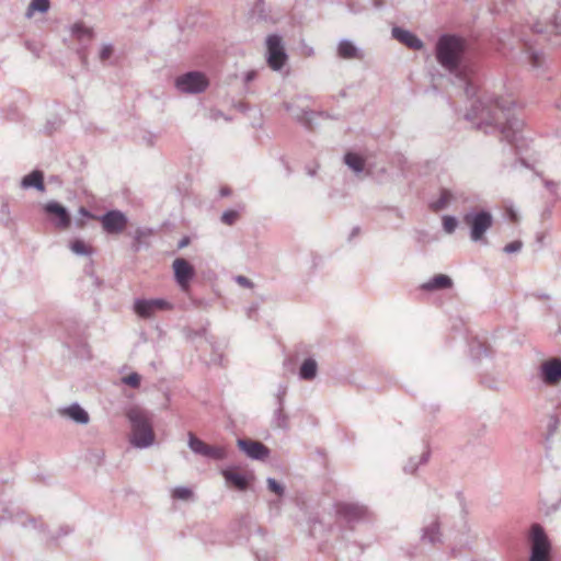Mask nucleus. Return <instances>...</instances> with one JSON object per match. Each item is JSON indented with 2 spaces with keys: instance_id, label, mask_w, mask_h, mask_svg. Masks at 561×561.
<instances>
[{
  "instance_id": "20e7f679",
  "label": "nucleus",
  "mask_w": 561,
  "mask_h": 561,
  "mask_svg": "<svg viewBox=\"0 0 561 561\" xmlns=\"http://www.w3.org/2000/svg\"><path fill=\"white\" fill-rule=\"evenodd\" d=\"M15 520L21 524L22 527L34 530L47 545H58L62 538L73 533V527L68 524L60 525L55 533H51L41 518L21 516L16 517Z\"/></svg>"
},
{
  "instance_id": "cd10ccee",
  "label": "nucleus",
  "mask_w": 561,
  "mask_h": 561,
  "mask_svg": "<svg viewBox=\"0 0 561 561\" xmlns=\"http://www.w3.org/2000/svg\"><path fill=\"white\" fill-rule=\"evenodd\" d=\"M344 163L355 173L359 174L364 170L365 161L364 159L355 153V152H347L344 156Z\"/></svg>"
},
{
  "instance_id": "ea45409f",
  "label": "nucleus",
  "mask_w": 561,
  "mask_h": 561,
  "mask_svg": "<svg viewBox=\"0 0 561 561\" xmlns=\"http://www.w3.org/2000/svg\"><path fill=\"white\" fill-rule=\"evenodd\" d=\"M173 499L187 501L193 496V492L186 486H176L172 491Z\"/></svg>"
},
{
  "instance_id": "49530a36",
  "label": "nucleus",
  "mask_w": 561,
  "mask_h": 561,
  "mask_svg": "<svg viewBox=\"0 0 561 561\" xmlns=\"http://www.w3.org/2000/svg\"><path fill=\"white\" fill-rule=\"evenodd\" d=\"M523 248V242L519 241V240H515L508 244H506L504 248H503V251L506 253V254H513V253H517L522 250Z\"/></svg>"
},
{
  "instance_id": "7ed1b4c3",
  "label": "nucleus",
  "mask_w": 561,
  "mask_h": 561,
  "mask_svg": "<svg viewBox=\"0 0 561 561\" xmlns=\"http://www.w3.org/2000/svg\"><path fill=\"white\" fill-rule=\"evenodd\" d=\"M127 419L131 427L130 444L140 449L150 447L154 442V433L147 413L139 409H130Z\"/></svg>"
},
{
  "instance_id": "423d86ee",
  "label": "nucleus",
  "mask_w": 561,
  "mask_h": 561,
  "mask_svg": "<svg viewBox=\"0 0 561 561\" xmlns=\"http://www.w3.org/2000/svg\"><path fill=\"white\" fill-rule=\"evenodd\" d=\"M528 539L530 541L529 561H549L551 543L543 527L533 524Z\"/></svg>"
},
{
  "instance_id": "a211bd4d",
  "label": "nucleus",
  "mask_w": 561,
  "mask_h": 561,
  "mask_svg": "<svg viewBox=\"0 0 561 561\" xmlns=\"http://www.w3.org/2000/svg\"><path fill=\"white\" fill-rule=\"evenodd\" d=\"M237 445L241 451L253 460H264L271 453L263 443L253 439L239 438Z\"/></svg>"
},
{
  "instance_id": "a19ab883",
  "label": "nucleus",
  "mask_w": 561,
  "mask_h": 561,
  "mask_svg": "<svg viewBox=\"0 0 561 561\" xmlns=\"http://www.w3.org/2000/svg\"><path fill=\"white\" fill-rule=\"evenodd\" d=\"M266 483L268 490L275 493L278 497H282L285 494V486L274 478H267Z\"/></svg>"
},
{
  "instance_id": "7c9ffc66",
  "label": "nucleus",
  "mask_w": 561,
  "mask_h": 561,
  "mask_svg": "<svg viewBox=\"0 0 561 561\" xmlns=\"http://www.w3.org/2000/svg\"><path fill=\"white\" fill-rule=\"evenodd\" d=\"M430 451H424L420 457H411L405 463L403 470L408 473H414L420 465L427 462Z\"/></svg>"
},
{
  "instance_id": "ddd939ff",
  "label": "nucleus",
  "mask_w": 561,
  "mask_h": 561,
  "mask_svg": "<svg viewBox=\"0 0 561 561\" xmlns=\"http://www.w3.org/2000/svg\"><path fill=\"white\" fill-rule=\"evenodd\" d=\"M247 531L248 540L250 542L251 549L254 551L257 561H271L267 551L261 549L259 545L264 540V533L262 527L256 524L251 523L250 520L242 522L241 531Z\"/></svg>"
},
{
  "instance_id": "b1692460",
  "label": "nucleus",
  "mask_w": 561,
  "mask_h": 561,
  "mask_svg": "<svg viewBox=\"0 0 561 561\" xmlns=\"http://www.w3.org/2000/svg\"><path fill=\"white\" fill-rule=\"evenodd\" d=\"M60 414L82 425L89 423L90 420L88 412L78 403H72L64 408L60 410Z\"/></svg>"
},
{
  "instance_id": "9d476101",
  "label": "nucleus",
  "mask_w": 561,
  "mask_h": 561,
  "mask_svg": "<svg viewBox=\"0 0 561 561\" xmlns=\"http://www.w3.org/2000/svg\"><path fill=\"white\" fill-rule=\"evenodd\" d=\"M336 515L341 522L354 524L358 522L370 520L373 513L369 508L359 503H340L336 505Z\"/></svg>"
},
{
  "instance_id": "4d7b16f0",
  "label": "nucleus",
  "mask_w": 561,
  "mask_h": 561,
  "mask_svg": "<svg viewBox=\"0 0 561 561\" xmlns=\"http://www.w3.org/2000/svg\"><path fill=\"white\" fill-rule=\"evenodd\" d=\"M458 500H459V505H460V508H461V513L465 514L466 511H465L463 499L460 495H458Z\"/></svg>"
},
{
  "instance_id": "c9c22d12",
  "label": "nucleus",
  "mask_w": 561,
  "mask_h": 561,
  "mask_svg": "<svg viewBox=\"0 0 561 561\" xmlns=\"http://www.w3.org/2000/svg\"><path fill=\"white\" fill-rule=\"evenodd\" d=\"M203 456L215 460H222L227 457V451L224 447L207 445Z\"/></svg>"
},
{
  "instance_id": "dca6fc26",
  "label": "nucleus",
  "mask_w": 561,
  "mask_h": 561,
  "mask_svg": "<svg viewBox=\"0 0 561 561\" xmlns=\"http://www.w3.org/2000/svg\"><path fill=\"white\" fill-rule=\"evenodd\" d=\"M468 202V197L465 192L456 190L442 188L437 199L430 203V208L437 213L448 208L454 204H465Z\"/></svg>"
},
{
  "instance_id": "f03ea898",
  "label": "nucleus",
  "mask_w": 561,
  "mask_h": 561,
  "mask_svg": "<svg viewBox=\"0 0 561 561\" xmlns=\"http://www.w3.org/2000/svg\"><path fill=\"white\" fill-rule=\"evenodd\" d=\"M512 105V101L503 98L479 99L473 102L465 117L470 122L478 121V128H482L483 126L500 127L501 133L508 139L510 135L506 127L502 124V118H505L508 124H512L508 117Z\"/></svg>"
},
{
  "instance_id": "5701e85b",
  "label": "nucleus",
  "mask_w": 561,
  "mask_h": 561,
  "mask_svg": "<svg viewBox=\"0 0 561 561\" xmlns=\"http://www.w3.org/2000/svg\"><path fill=\"white\" fill-rule=\"evenodd\" d=\"M453 286V279L445 274H437L430 278L427 282L421 285V289L424 291H435L440 289H447Z\"/></svg>"
},
{
  "instance_id": "bf43d9fd",
  "label": "nucleus",
  "mask_w": 561,
  "mask_h": 561,
  "mask_svg": "<svg viewBox=\"0 0 561 561\" xmlns=\"http://www.w3.org/2000/svg\"><path fill=\"white\" fill-rule=\"evenodd\" d=\"M282 161H283V163H284V164L286 165V169H287V174H290V170H289V167L287 165V163H286V162H285L284 160H282Z\"/></svg>"
},
{
  "instance_id": "c85d7f7f",
  "label": "nucleus",
  "mask_w": 561,
  "mask_h": 561,
  "mask_svg": "<svg viewBox=\"0 0 561 561\" xmlns=\"http://www.w3.org/2000/svg\"><path fill=\"white\" fill-rule=\"evenodd\" d=\"M470 355L473 359H482L491 355V348L484 342L474 340L470 343Z\"/></svg>"
},
{
  "instance_id": "4468645a",
  "label": "nucleus",
  "mask_w": 561,
  "mask_h": 561,
  "mask_svg": "<svg viewBox=\"0 0 561 561\" xmlns=\"http://www.w3.org/2000/svg\"><path fill=\"white\" fill-rule=\"evenodd\" d=\"M98 220L101 222L103 230L107 234H119L128 225L127 216L118 209H111L106 211L102 216L98 217Z\"/></svg>"
},
{
  "instance_id": "412c9836",
  "label": "nucleus",
  "mask_w": 561,
  "mask_h": 561,
  "mask_svg": "<svg viewBox=\"0 0 561 561\" xmlns=\"http://www.w3.org/2000/svg\"><path fill=\"white\" fill-rule=\"evenodd\" d=\"M421 540L435 545L442 541L440 523L437 517L431 518L422 528Z\"/></svg>"
},
{
  "instance_id": "4be33fe9",
  "label": "nucleus",
  "mask_w": 561,
  "mask_h": 561,
  "mask_svg": "<svg viewBox=\"0 0 561 561\" xmlns=\"http://www.w3.org/2000/svg\"><path fill=\"white\" fill-rule=\"evenodd\" d=\"M20 186L23 190L34 188L38 192H44V172L41 170H33L31 173L22 178Z\"/></svg>"
},
{
  "instance_id": "aec40b11",
  "label": "nucleus",
  "mask_w": 561,
  "mask_h": 561,
  "mask_svg": "<svg viewBox=\"0 0 561 561\" xmlns=\"http://www.w3.org/2000/svg\"><path fill=\"white\" fill-rule=\"evenodd\" d=\"M284 107L287 112L291 114V116L302 124L305 127L311 129L312 128V121L314 116L322 115V113H316L313 111H307L304 108H300L299 106L295 105L294 103H284Z\"/></svg>"
},
{
  "instance_id": "5fc2aeb1",
  "label": "nucleus",
  "mask_w": 561,
  "mask_h": 561,
  "mask_svg": "<svg viewBox=\"0 0 561 561\" xmlns=\"http://www.w3.org/2000/svg\"><path fill=\"white\" fill-rule=\"evenodd\" d=\"M257 310V305H252L251 307H249L248 309V317L251 318L252 317V312H255Z\"/></svg>"
},
{
  "instance_id": "f257e3e1",
  "label": "nucleus",
  "mask_w": 561,
  "mask_h": 561,
  "mask_svg": "<svg viewBox=\"0 0 561 561\" xmlns=\"http://www.w3.org/2000/svg\"><path fill=\"white\" fill-rule=\"evenodd\" d=\"M467 49L466 41L454 34H443L438 37L435 56L438 64L465 85V93L471 98L476 95V88L472 85L467 69L461 67V60Z\"/></svg>"
},
{
  "instance_id": "2eb2a0df",
  "label": "nucleus",
  "mask_w": 561,
  "mask_h": 561,
  "mask_svg": "<svg viewBox=\"0 0 561 561\" xmlns=\"http://www.w3.org/2000/svg\"><path fill=\"white\" fill-rule=\"evenodd\" d=\"M172 304L163 298L136 299L134 304L135 312L141 318H151L156 312L171 310Z\"/></svg>"
},
{
  "instance_id": "f704fd0d",
  "label": "nucleus",
  "mask_w": 561,
  "mask_h": 561,
  "mask_svg": "<svg viewBox=\"0 0 561 561\" xmlns=\"http://www.w3.org/2000/svg\"><path fill=\"white\" fill-rule=\"evenodd\" d=\"M251 18L257 21H266L268 15L265 10V2L263 0H256L250 11Z\"/></svg>"
},
{
  "instance_id": "72a5a7b5",
  "label": "nucleus",
  "mask_w": 561,
  "mask_h": 561,
  "mask_svg": "<svg viewBox=\"0 0 561 561\" xmlns=\"http://www.w3.org/2000/svg\"><path fill=\"white\" fill-rule=\"evenodd\" d=\"M560 417L557 413H550L547 415L546 431L548 439L557 434L560 426Z\"/></svg>"
},
{
  "instance_id": "6e6d98bb",
  "label": "nucleus",
  "mask_w": 561,
  "mask_h": 561,
  "mask_svg": "<svg viewBox=\"0 0 561 561\" xmlns=\"http://www.w3.org/2000/svg\"><path fill=\"white\" fill-rule=\"evenodd\" d=\"M279 504H280V501H279V500L271 501V502H270V506H271V508H272V507H275L277 511L279 510Z\"/></svg>"
},
{
  "instance_id": "39448f33",
  "label": "nucleus",
  "mask_w": 561,
  "mask_h": 561,
  "mask_svg": "<svg viewBox=\"0 0 561 561\" xmlns=\"http://www.w3.org/2000/svg\"><path fill=\"white\" fill-rule=\"evenodd\" d=\"M309 531L313 538L320 540L319 549L321 551L328 549L329 542H332V546H334V543L345 540L346 537V531L340 525H331L318 518L311 519Z\"/></svg>"
},
{
  "instance_id": "864d4df0",
  "label": "nucleus",
  "mask_w": 561,
  "mask_h": 561,
  "mask_svg": "<svg viewBox=\"0 0 561 561\" xmlns=\"http://www.w3.org/2000/svg\"><path fill=\"white\" fill-rule=\"evenodd\" d=\"M147 232L144 229H137L136 231V240L139 241L142 237H146Z\"/></svg>"
},
{
  "instance_id": "c03bdc74",
  "label": "nucleus",
  "mask_w": 561,
  "mask_h": 561,
  "mask_svg": "<svg viewBox=\"0 0 561 561\" xmlns=\"http://www.w3.org/2000/svg\"><path fill=\"white\" fill-rule=\"evenodd\" d=\"M30 9L42 13L47 12L49 9V0H32Z\"/></svg>"
},
{
  "instance_id": "603ef678",
  "label": "nucleus",
  "mask_w": 561,
  "mask_h": 561,
  "mask_svg": "<svg viewBox=\"0 0 561 561\" xmlns=\"http://www.w3.org/2000/svg\"><path fill=\"white\" fill-rule=\"evenodd\" d=\"M190 243V238L188 237H184L180 240L179 244H178V248L179 249H183L185 248L186 245H188Z\"/></svg>"
},
{
  "instance_id": "393cba45",
  "label": "nucleus",
  "mask_w": 561,
  "mask_h": 561,
  "mask_svg": "<svg viewBox=\"0 0 561 561\" xmlns=\"http://www.w3.org/2000/svg\"><path fill=\"white\" fill-rule=\"evenodd\" d=\"M337 55L343 59H360V50L350 39H341L337 45Z\"/></svg>"
},
{
  "instance_id": "2f4dec72",
  "label": "nucleus",
  "mask_w": 561,
  "mask_h": 561,
  "mask_svg": "<svg viewBox=\"0 0 561 561\" xmlns=\"http://www.w3.org/2000/svg\"><path fill=\"white\" fill-rule=\"evenodd\" d=\"M187 445L190 449L196 454L203 456L207 444H205L202 439L195 436L193 433H188L187 435Z\"/></svg>"
},
{
  "instance_id": "e433bc0d",
  "label": "nucleus",
  "mask_w": 561,
  "mask_h": 561,
  "mask_svg": "<svg viewBox=\"0 0 561 561\" xmlns=\"http://www.w3.org/2000/svg\"><path fill=\"white\" fill-rule=\"evenodd\" d=\"M71 33L79 39H90L92 37V31L81 23H77L71 27Z\"/></svg>"
},
{
  "instance_id": "680f3d73",
  "label": "nucleus",
  "mask_w": 561,
  "mask_h": 561,
  "mask_svg": "<svg viewBox=\"0 0 561 561\" xmlns=\"http://www.w3.org/2000/svg\"><path fill=\"white\" fill-rule=\"evenodd\" d=\"M309 175H311V176H312V175H314V171H313V170H310V171H309Z\"/></svg>"
},
{
  "instance_id": "a18cd8bd",
  "label": "nucleus",
  "mask_w": 561,
  "mask_h": 561,
  "mask_svg": "<svg viewBox=\"0 0 561 561\" xmlns=\"http://www.w3.org/2000/svg\"><path fill=\"white\" fill-rule=\"evenodd\" d=\"M140 376L137 373H131L130 375L124 377L122 379L123 383L131 387V388H138L140 385Z\"/></svg>"
},
{
  "instance_id": "6ab92c4d",
  "label": "nucleus",
  "mask_w": 561,
  "mask_h": 561,
  "mask_svg": "<svg viewBox=\"0 0 561 561\" xmlns=\"http://www.w3.org/2000/svg\"><path fill=\"white\" fill-rule=\"evenodd\" d=\"M391 35L394 39L411 49L420 50L424 46L423 42L415 34L400 26H394L391 30Z\"/></svg>"
},
{
  "instance_id": "8fccbe9b",
  "label": "nucleus",
  "mask_w": 561,
  "mask_h": 561,
  "mask_svg": "<svg viewBox=\"0 0 561 561\" xmlns=\"http://www.w3.org/2000/svg\"><path fill=\"white\" fill-rule=\"evenodd\" d=\"M256 78V71L250 70L244 73L243 81L245 84L250 83Z\"/></svg>"
},
{
  "instance_id": "4c0bfd02",
  "label": "nucleus",
  "mask_w": 561,
  "mask_h": 561,
  "mask_svg": "<svg viewBox=\"0 0 561 561\" xmlns=\"http://www.w3.org/2000/svg\"><path fill=\"white\" fill-rule=\"evenodd\" d=\"M288 387L285 383H278L276 392L274 394L275 407H285V398L287 394Z\"/></svg>"
},
{
  "instance_id": "3c124183",
  "label": "nucleus",
  "mask_w": 561,
  "mask_h": 561,
  "mask_svg": "<svg viewBox=\"0 0 561 561\" xmlns=\"http://www.w3.org/2000/svg\"><path fill=\"white\" fill-rule=\"evenodd\" d=\"M221 197H228L231 195V190L228 186H222L219 191Z\"/></svg>"
},
{
  "instance_id": "052dcab7",
  "label": "nucleus",
  "mask_w": 561,
  "mask_h": 561,
  "mask_svg": "<svg viewBox=\"0 0 561 561\" xmlns=\"http://www.w3.org/2000/svg\"><path fill=\"white\" fill-rule=\"evenodd\" d=\"M205 333H206V329H203V330H201L199 332H197L196 334H197V335H202V334H205Z\"/></svg>"
},
{
  "instance_id": "09e8293b",
  "label": "nucleus",
  "mask_w": 561,
  "mask_h": 561,
  "mask_svg": "<svg viewBox=\"0 0 561 561\" xmlns=\"http://www.w3.org/2000/svg\"><path fill=\"white\" fill-rule=\"evenodd\" d=\"M113 50L114 49L111 44H104L99 54L100 60H102V61L107 60L112 56Z\"/></svg>"
},
{
  "instance_id": "c756f323",
  "label": "nucleus",
  "mask_w": 561,
  "mask_h": 561,
  "mask_svg": "<svg viewBox=\"0 0 561 561\" xmlns=\"http://www.w3.org/2000/svg\"><path fill=\"white\" fill-rule=\"evenodd\" d=\"M271 425L274 428L288 430V427H289L288 415L285 413L284 407L275 408V410L273 412Z\"/></svg>"
},
{
  "instance_id": "6e6552de",
  "label": "nucleus",
  "mask_w": 561,
  "mask_h": 561,
  "mask_svg": "<svg viewBox=\"0 0 561 561\" xmlns=\"http://www.w3.org/2000/svg\"><path fill=\"white\" fill-rule=\"evenodd\" d=\"M288 60L282 37L277 34L268 35L266 38V61L274 71H280Z\"/></svg>"
},
{
  "instance_id": "473e14b6",
  "label": "nucleus",
  "mask_w": 561,
  "mask_h": 561,
  "mask_svg": "<svg viewBox=\"0 0 561 561\" xmlns=\"http://www.w3.org/2000/svg\"><path fill=\"white\" fill-rule=\"evenodd\" d=\"M70 250L79 256H90L93 253L91 247L84 243V241L77 239L70 243Z\"/></svg>"
},
{
  "instance_id": "de8ad7c7",
  "label": "nucleus",
  "mask_w": 561,
  "mask_h": 561,
  "mask_svg": "<svg viewBox=\"0 0 561 561\" xmlns=\"http://www.w3.org/2000/svg\"><path fill=\"white\" fill-rule=\"evenodd\" d=\"M233 280L240 285L241 287H244V288H253L254 287V283L248 278L247 276H243V275H237L233 277Z\"/></svg>"
},
{
  "instance_id": "bb28decb",
  "label": "nucleus",
  "mask_w": 561,
  "mask_h": 561,
  "mask_svg": "<svg viewBox=\"0 0 561 561\" xmlns=\"http://www.w3.org/2000/svg\"><path fill=\"white\" fill-rule=\"evenodd\" d=\"M221 474L224 476L228 484L233 485L236 489L240 491L247 490L249 481L244 474L234 472L231 469H224L221 471Z\"/></svg>"
},
{
  "instance_id": "f8f14e48",
  "label": "nucleus",
  "mask_w": 561,
  "mask_h": 561,
  "mask_svg": "<svg viewBox=\"0 0 561 561\" xmlns=\"http://www.w3.org/2000/svg\"><path fill=\"white\" fill-rule=\"evenodd\" d=\"M174 280L182 291H187L196 276L194 266L185 259L178 257L172 263Z\"/></svg>"
},
{
  "instance_id": "13d9d810",
  "label": "nucleus",
  "mask_w": 561,
  "mask_h": 561,
  "mask_svg": "<svg viewBox=\"0 0 561 561\" xmlns=\"http://www.w3.org/2000/svg\"><path fill=\"white\" fill-rule=\"evenodd\" d=\"M510 217L512 220H516V214L514 213L513 209H510Z\"/></svg>"
},
{
  "instance_id": "f3484780",
  "label": "nucleus",
  "mask_w": 561,
  "mask_h": 561,
  "mask_svg": "<svg viewBox=\"0 0 561 561\" xmlns=\"http://www.w3.org/2000/svg\"><path fill=\"white\" fill-rule=\"evenodd\" d=\"M43 209L48 215L54 225L59 229H67L71 224V216L68 209L56 201L47 202Z\"/></svg>"
},
{
  "instance_id": "58836bf2",
  "label": "nucleus",
  "mask_w": 561,
  "mask_h": 561,
  "mask_svg": "<svg viewBox=\"0 0 561 561\" xmlns=\"http://www.w3.org/2000/svg\"><path fill=\"white\" fill-rule=\"evenodd\" d=\"M458 226V220L456 217L450 215L443 216V229L446 233L451 234L455 232Z\"/></svg>"
},
{
  "instance_id": "1a4fd4ad",
  "label": "nucleus",
  "mask_w": 561,
  "mask_h": 561,
  "mask_svg": "<svg viewBox=\"0 0 561 561\" xmlns=\"http://www.w3.org/2000/svg\"><path fill=\"white\" fill-rule=\"evenodd\" d=\"M175 88L185 94H197L204 92L209 82L206 76L199 71H188L175 79Z\"/></svg>"
},
{
  "instance_id": "9b49d317",
  "label": "nucleus",
  "mask_w": 561,
  "mask_h": 561,
  "mask_svg": "<svg viewBox=\"0 0 561 561\" xmlns=\"http://www.w3.org/2000/svg\"><path fill=\"white\" fill-rule=\"evenodd\" d=\"M537 375L545 386H557L561 381V358L550 357L543 360L538 367Z\"/></svg>"
},
{
  "instance_id": "a878e982",
  "label": "nucleus",
  "mask_w": 561,
  "mask_h": 561,
  "mask_svg": "<svg viewBox=\"0 0 561 561\" xmlns=\"http://www.w3.org/2000/svg\"><path fill=\"white\" fill-rule=\"evenodd\" d=\"M318 375V363L314 358L308 357L304 359L299 367V379L305 381L313 380Z\"/></svg>"
},
{
  "instance_id": "79ce46f5",
  "label": "nucleus",
  "mask_w": 561,
  "mask_h": 561,
  "mask_svg": "<svg viewBox=\"0 0 561 561\" xmlns=\"http://www.w3.org/2000/svg\"><path fill=\"white\" fill-rule=\"evenodd\" d=\"M239 218V211L234 209L225 210L221 215V222L227 226H232Z\"/></svg>"
},
{
  "instance_id": "37998d69",
  "label": "nucleus",
  "mask_w": 561,
  "mask_h": 561,
  "mask_svg": "<svg viewBox=\"0 0 561 561\" xmlns=\"http://www.w3.org/2000/svg\"><path fill=\"white\" fill-rule=\"evenodd\" d=\"M84 219H98V217H95L85 207H80L78 210V217L76 218L77 226L82 227L84 225Z\"/></svg>"
},
{
  "instance_id": "0eeeda50",
  "label": "nucleus",
  "mask_w": 561,
  "mask_h": 561,
  "mask_svg": "<svg viewBox=\"0 0 561 561\" xmlns=\"http://www.w3.org/2000/svg\"><path fill=\"white\" fill-rule=\"evenodd\" d=\"M463 222L470 228L471 240L478 242L492 227L493 217L488 210L469 211L463 216Z\"/></svg>"
}]
</instances>
